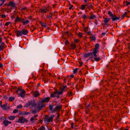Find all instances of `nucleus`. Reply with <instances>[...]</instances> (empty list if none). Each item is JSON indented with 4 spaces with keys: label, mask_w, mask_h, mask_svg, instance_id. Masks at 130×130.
Instances as JSON below:
<instances>
[{
    "label": "nucleus",
    "mask_w": 130,
    "mask_h": 130,
    "mask_svg": "<svg viewBox=\"0 0 130 130\" xmlns=\"http://www.w3.org/2000/svg\"><path fill=\"white\" fill-rule=\"evenodd\" d=\"M46 18L48 19H52L53 18L52 17L48 15L47 16Z\"/></svg>",
    "instance_id": "51"
},
{
    "label": "nucleus",
    "mask_w": 130,
    "mask_h": 130,
    "mask_svg": "<svg viewBox=\"0 0 130 130\" xmlns=\"http://www.w3.org/2000/svg\"><path fill=\"white\" fill-rule=\"evenodd\" d=\"M59 95L58 94L57 95H56V97L57 98V99H58L61 98V97H60Z\"/></svg>",
    "instance_id": "63"
},
{
    "label": "nucleus",
    "mask_w": 130,
    "mask_h": 130,
    "mask_svg": "<svg viewBox=\"0 0 130 130\" xmlns=\"http://www.w3.org/2000/svg\"><path fill=\"white\" fill-rule=\"evenodd\" d=\"M18 112V110L17 109H14L13 111V113H15L17 112Z\"/></svg>",
    "instance_id": "55"
},
{
    "label": "nucleus",
    "mask_w": 130,
    "mask_h": 130,
    "mask_svg": "<svg viewBox=\"0 0 130 130\" xmlns=\"http://www.w3.org/2000/svg\"><path fill=\"white\" fill-rule=\"evenodd\" d=\"M16 88V87L15 86H11L10 87L9 89L11 91H12L14 89Z\"/></svg>",
    "instance_id": "33"
},
{
    "label": "nucleus",
    "mask_w": 130,
    "mask_h": 130,
    "mask_svg": "<svg viewBox=\"0 0 130 130\" xmlns=\"http://www.w3.org/2000/svg\"><path fill=\"white\" fill-rule=\"evenodd\" d=\"M73 95V93L72 92L70 91L68 92V93L67 94V96H72Z\"/></svg>",
    "instance_id": "29"
},
{
    "label": "nucleus",
    "mask_w": 130,
    "mask_h": 130,
    "mask_svg": "<svg viewBox=\"0 0 130 130\" xmlns=\"http://www.w3.org/2000/svg\"><path fill=\"white\" fill-rule=\"evenodd\" d=\"M28 122L26 118H24L23 117H21L19 118L18 121H16V122L19 123H27Z\"/></svg>",
    "instance_id": "7"
},
{
    "label": "nucleus",
    "mask_w": 130,
    "mask_h": 130,
    "mask_svg": "<svg viewBox=\"0 0 130 130\" xmlns=\"http://www.w3.org/2000/svg\"><path fill=\"white\" fill-rule=\"evenodd\" d=\"M78 68H75V69L73 71V72L74 74H75L76 73L77 71Z\"/></svg>",
    "instance_id": "46"
},
{
    "label": "nucleus",
    "mask_w": 130,
    "mask_h": 130,
    "mask_svg": "<svg viewBox=\"0 0 130 130\" xmlns=\"http://www.w3.org/2000/svg\"><path fill=\"white\" fill-rule=\"evenodd\" d=\"M54 116V115H51L49 118H48V116L45 115V117L44 119V121L45 122L47 121L49 122H52L53 121V118Z\"/></svg>",
    "instance_id": "6"
},
{
    "label": "nucleus",
    "mask_w": 130,
    "mask_h": 130,
    "mask_svg": "<svg viewBox=\"0 0 130 130\" xmlns=\"http://www.w3.org/2000/svg\"><path fill=\"white\" fill-rule=\"evenodd\" d=\"M60 91H58V94L59 95L62 94L63 93V92L65 91L64 89L62 87H61L60 88Z\"/></svg>",
    "instance_id": "19"
},
{
    "label": "nucleus",
    "mask_w": 130,
    "mask_h": 130,
    "mask_svg": "<svg viewBox=\"0 0 130 130\" xmlns=\"http://www.w3.org/2000/svg\"><path fill=\"white\" fill-rule=\"evenodd\" d=\"M7 104H3V105H1V107L4 110H6L7 108L6 107V106H7Z\"/></svg>",
    "instance_id": "23"
},
{
    "label": "nucleus",
    "mask_w": 130,
    "mask_h": 130,
    "mask_svg": "<svg viewBox=\"0 0 130 130\" xmlns=\"http://www.w3.org/2000/svg\"><path fill=\"white\" fill-rule=\"evenodd\" d=\"M96 18V17L93 14L90 16L89 17V19H90L92 20L93 19V18Z\"/></svg>",
    "instance_id": "36"
},
{
    "label": "nucleus",
    "mask_w": 130,
    "mask_h": 130,
    "mask_svg": "<svg viewBox=\"0 0 130 130\" xmlns=\"http://www.w3.org/2000/svg\"><path fill=\"white\" fill-rule=\"evenodd\" d=\"M100 47V44L99 43L96 44L95 45V47L93 51L99 52V49Z\"/></svg>",
    "instance_id": "14"
},
{
    "label": "nucleus",
    "mask_w": 130,
    "mask_h": 130,
    "mask_svg": "<svg viewBox=\"0 0 130 130\" xmlns=\"http://www.w3.org/2000/svg\"><path fill=\"white\" fill-rule=\"evenodd\" d=\"M57 121H59V116H60V113L59 112L57 113Z\"/></svg>",
    "instance_id": "42"
},
{
    "label": "nucleus",
    "mask_w": 130,
    "mask_h": 130,
    "mask_svg": "<svg viewBox=\"0 0 130 130\" xmlns=\"http://www.w3.org/2000/svg\"><path fill=\"white\" fill-rule=\"evenodd\" d=\"M125 3L126 4V6H128V5H130V2H128L127 1H126Z\"/></svg>",
    "instance_id": "53"
},
{
    "label": "nucleus",
    "mask_w": 130,
    "mask_h": 130,
    "mask_svg": "<svg viewBox=\"0 0 130 130\" xmlns=\"http://www.w3.org/2000/svg\"><path fill=\"white\" fill-rule=\"evenodd\" d=\"M39 23L41 24V26L42 27H44L46 28L47 26V25L46 23H44L41 21H40Z\"/></svg>",
    "instance_id": "20"
},
{
    "label": "nucleus",
    "mask_w": 130,
    "mask_h": 130,
    "mask_svg": "<svg viewBox=\"0 0 130 130\" xmlns=\"http://www.w3.org/2000/svg\"><path fill=\"white\" fill-rule=\"evenodd\" d=\"M27 18H28V19L30 20H32H32H34V19L31 16H30L29 17H27Z\"/></svg>",
    "instance_id": "44"
},
{
    "label": "nucleus",
    "mask_w": 130,
    "mask_h": 130,
    "mask_svg": "<svg viewBox=\"0 0 130 130\" xmlns=\"http://www.w3.org/2000/svg\"><path fill=\"white\" fill-rule=\"evenodd\" d=\"M14 22H22L23 25H25L27 24L30 22L28 20H27L25 21V19L23 18H20L18 16H17Z\"/></svg>",
    "instance_id": "4"
},
{
    "label": "nucleus",
    "mask_w": 130,
    "mask_h": 130,
    "mask_svg": "<svg viewBox=\"0 0 130 130\" xmlns=\"http://www.w3.org/2000/svg\"><path fill=\"white\" fill-rule=\"evenodd\" d=\"M66 78H64L63 79V85H64L66 83Z\"/></svg>",
    "instance_id": "56"
},
{
    "label": "nucleus",
    "mask_w": 130,
    "mask_h": 130,
    "mask_svg": "<svg viewBox=\"0 0 130 130\" xmlns=\"http://www.w3.org/2000/svg\"><path fill=\"white\" fill-rule=\"evenodd\" d=\"M98 52L93 51V52H92V55L91 57H92L93 55L95 57H97V55H96V54Z\"/></svg>",
    "instance_id": "27"
},
{
    "label": "nucleus",
    "mask_w": 130,
    "mask_h": 130,
    "mask_svg": "<svg viewBox=\"0 0 130 130\" xmlns=\"http://www.w3.org/2000/svg\"><path fill=\"white\" fill-rule=\"evenodd\" d=\"M31 27H32V29L31 28L30 29V30L31 32H32L34 31V30H36L37 29V28L36 27H34L33 26H31Z\"/></svg>",
    "instance_id": "32"
},
{
    "label": "nucleus",
    "mask_w": 130,
    "mask_h": 130,
    "mask_svg": "<svg viewBox=\"0 0 130 130\" xmlns=\"http://www.w3.org/2000/svg\"><path fill=\"white\" fill-rule=\"evenodd\" d=\"M78 36L79 38H82L83 36V33L79 32L78 34Z\"/></svg>",
    "instance_id": "40"
},
{
    "label": "nucleus",
    "mask_w": 130,
    "mask_h": 130,
    "mask_svg": "<svg viewBox=\"0 0 130 130\" xmlns=\"http://www.w3.org/2000/svg\"><path fill=\"white\" fill-rule=\"evenodd\" d=\"M103 18L104 19L103 22H104V24L105 25H106L108 23L110 19L109 18H104V17H103Z\"/></svg>",
    "instance_id": "12"
},
{
    "label": "nucleus",
    "mask_w": 130,
    "mask_h": 130,
    "mask_svg": "<svg viewBox=\"0 0 130 130\" xmlns=\"http://www.w3.org/2000/svg\"><path fill=\"white\" fill-rule=\"evenodd\" d=\"M87 8H88L90 10L91 8L92 9H93L94 8V7L92 5H90L88 6V7Z\"/></svg>",
    "instance_id": "34"
},
{
    "label": "nucleus",
    "mask_w": 130,
    "mask_h": 130,
    "mask_svg": "<svg viewBox=\"0 0 130 130\" xmlns=\"http://www.w3.org/2000/svg\"><path fill=\"white\" fill-rule=\"evenodd\" d=\"M57 15V11H54L53 13V15L55 16Z\"/></svg>",
    "instance_id": "50"
},
{
    "label": "nucleus",
    "mask_w": 130,
    "mask_h": 130,
    "mask_svg": "<svg viewBox=\"0 0 130 130\" xmlns=\"http://www.w3.org/2000/svg\"><path fill=\"white\" fill-rule=\"evenodd\" d=\"M92 55V52L88 54H85L84 55V57L85 58H87L89 56Z\"/></svg>",
    "instance_id": "21"
},
{
    "label": "nucleus",
    "mask_w": 130,
    "mask_h": 130,
    "mask_svg": "<svg viewBox=\"0 0 130 130\" xmlns=\"http://www.w3.org/2000/svg\"><path fill=\"white\" fill-rule=\"evenodd\" d=\"M26 9V11H27V10H28V9H27V7H22V9H21V10L22 11V10H25Z\"/></svg>",
    "instance_id": "47"
},
{
    "label": "nucleus",
    "mask_w": 130,
    "mask_h": 130,
    "mask_svg": "<svg viewBox=\"0 0 130 130\" xmlns=\"http://www.w3.org/2000/svg\"><path fill=\"white\" fill-rule=\"evenodd\" d=\"M2 2L1 4H0V7L2 6L4 3L6 2V0H2V1H1Z\"/></svg>",
    "instance_id": "41"
},
{
    "label": "nucleus",
    "mask_w": 130,
    "mask_h": 130,
    "mask_svg": "<svg viewBox=\"0 0 130 130\" xmlns=\"http://www.w3.org/2000/svg\"><path fill=\"white\" fill-rule=\"evenodd\" d=\"M22 35H27L28 33V30L26 29H23L21 30Z\"/></svg>",
    "instance_id": "16"
},
{
    "label": "nucleus",
    "mask_w": 130,
    "mask_h": 130,
    "mask_svg": "<svg viewBox=\"0 0 130 130\" xmlns=\"http://www.w3.org/2000/svg\"><path fill=\"white\" fill-rule=\"evenodd\" d=\"M22 107V106L21 104H20L19 105H18L17 107V108H21Z\"/></svg>",
    "instance_id": "49"
},
{
    "label": "nucleus",
    "mask_w": 130,
    "mask_h": 130,
    "mask_svg": "<svg viewBox=\"0 0 130 130\" xmlns=\"http://www.w3.org/2000/svg\"><path fill=\"white\" fill-rule=\"evenodd\" d=\"M108 14L109 16L111 17V19H112V22H114L116 20H118L120 18V16L119 17H116L115 14H112L110 11H108Z\"/></svg>",
    "instance_id": "5"
},
{
    "label": "nucleus",
    "mask_w": 130,
    "mask_h": 130,
    "mask_svg": "<svg viewBox=\"0 0 130 130\" xmlns=\"http://www.w3.org/2000/svg\"><path fill=\"white\" fill-rule=\"evenodd\" d=\"M86 33L87 34H88L89 35H92V34L91 33V32L90 31H89V32H86Z\"/></svg>",
    "instance_id": "60"
},
{
    "label": "nucleus",
    "mask_w": 130,
    "mask_h": 130,
    "mask_svg": "<svg viewBox=\"0 0 130 130\" xmlns=\"http://www.w3.org/2000/svg\"><path fill=\"white\" fill-rule=\"evenodd\" d=\"M25 91L24 90L22 91V92L18 94V95H19L22 98H24L25 96Z\"/></svg>",
    "instance_id": "17"
},
{
    "label": "nucleus",
    "mask_w": 130,
    "mask_h": 130,
    "mask_svg": "<svg viewBox=\"0 0 130 130\" xmlns=\"http://www.w3.org/2000/svg\"><path fill=\"white\" fill-rule=\"evenodd\" d=\"M40 104H37L33 102L32 101H30L27 103L25 105V106L26 107H28L31 105L32 107L36 106L37 107V109L38 110V111L39 112L45 106L43 105H42L41 106H40Z\"/></svg>",
    "instance_id": "1"
},
{
    "label": "nucleus",
    "mask_w": 130,
    "mask_h": 130,
    "mask_svg": "<svg viewBox=\"0 0 130 130\" xmlns=\"http://www.w3.org/2000/svg\"><path fill=\"white\" fill-rule=\"evenodd\" d=\"M24 111L21 112H20L19 114L20 115H24Z\"/></svg>",
    "instance_id": "58"
},
{
    "label": "nucleus",
    "mask_w": 130,
    "mask_h": 130,
    "mask_svg": "<svg viewBox=\"0 0 130 130\" xmlns=\"http://www.w3.org/2000/svg\"><path fill=\"white\" fill-rule=\"evenodd\" d=\"M74 42L76 43L78 42L79 41L78 39H74Z\"/></svg>",
    "instance_id": "61"
},
{
    "label": "nucleus",
    "mask_w": 130,
    "mask_h": 130,
    "mask_svg": "<svg viewBox=\"0 0 130 130\" xmlns=\"http://www.w3.org/2000/svg\"><path fill=\"white\" fill-rule=\"evenodd\" d=\"M52 10L51 6L48 5L46 7H42L40 8L38 12L41 13L45 14L47 13L48 12L51 11Z\"/></svg>",
    "instance_id": "3"
},
{
    "label": "nucleus",
    "mask_w": 130,
    "mask_h": 130,
    "mask_svg": "<svg viewBox=\"0 0 130 130\" xmlns=\"http://www.w3.org/2000/svg\"><path fill=\"white\" fill-rule=\"evenodd\" d=\"M21 32V30L17 31H16L15 33H16L17 36L19 37L22 36V35Z\"/></svg>",
    "instance_id": "15"
},
{
    "label": "nucleus",
    "mask_w": 130,
    "mask_h": 130,
    "mask_svg": "<svg viewBox=\"0 0 130 130\" xmlns=\"http://www.w3.org/2000/svg\"><path fill=\"white\" fill-rule=\"evenodd\" d=\"M11 23L10 22H7L4 25L5 26H8L9 25L11 24Z\"/></svg>",
    "instance_id": "45"
},
{
    "label": "nucleus",
    "mask_w": 130,
    "mask_h": 130,
    "mask_svg": "<svg viewBox=\"0 0 130 130\" xmlns=\"http://www.w3.org/2000/svg\"><path fill=\"white\" fill-rule=\"evenodd\" d=\"M8 6H9V7L10 6L13 9H16L17 8L16 4L13 1H10L9 2Z\"/></svg>",
    "instance_id": "9"
},
{
    "label": "nucleus",
    "mask_w": 130,
    "mask_h": 130,
    "mask_svg": "<svg viewBox=\"0 0 130 130\" xmlns=\"http://www.w3.org/2000/svg\"><path fill=\"white\" fill-rule=\"evenodd\" d=\"M69 5L70 6V7L69 8V9L71 10L72 8L73 7V6L72 5H71L70 3H69Z\"/></svg>",
    "instance_id": "54"
},
{
    "label": "nucleus",
    "mask_w": 130,
    "mask_h": 130,
    "mask_svg": "<svg viewBox=\"0 0 130 130\" xmlns=\"http://www.w3.org/2000/svg\"><path fill=\"white\" fill-rule=\"evenodd\" d=\"M94 60H95L96 61H98L101 60V58L100 57H95L94 58Z\"/></svg>",
    "instance_id": "38"
},
{
    "label": "nucleus",
    "mask_w": 130,
    "mask_h": 130,
    "mask_svg": "<svg viewBox=\"0 0 130 130\" xmlns=\"http://www.w3.org/2000/svg\"><path fill=\"white\" fill-rule=\"evenodd\" d=\"M15 118V116H10L8 117V119L10 120H14Z\"/></svg>",
    "instance_id": "26"
},
{
    "label": "nucleus",
    "mask_w": 130,
    "mask_h": 130,
    "mask_svg": "<svg viewBox=\"0 0 130 130\" xmlns=\"http://www.w3.org/2000/svg\"><path fill=\"white\" fill-rule=\"evenodd\" d=\"M8 121L7 120H4L3 121V124L4 125L5 127L7 126L8 125Z\"/></svg>",
    "instance_id": "18"
},
{
    "label": "nucleus",
    "mask_w": 130,
    "mask_h": 130,
    "mask_svg": "<svg viewBox=\"0 0 130 130\" xmlns=\"http://www.w3.org/2000/svg\"><path fill=\"white\" fill-rule=\"evenodd\" d=\"M79 67H80L83 65V63L82 61H79Z\"/></svg>",
    "instance_id": "48"
},
{
    "label": "nucleus",
    "mask_w": 130,
    "mask_h": 130,
    "mask_svg": "<svg viewBox=\"0 0 130 130\" xmlns=\"http://www.w3.org/2000/svg\"><path fill=\"white\" fill-rule=\"evenodd\" d=\"M90 38H91L92 39V40H93L95 41L96 40L95 37L94 36H92Z\"/></svg>",
    "instance_id": "52"
},
{
    "label": "nucleus",
    "mask_w": 130,
    "mask_h": 130,
    "mask_svg": "<svg viewBox=\"0 0 130 130\" xmlns=\"http://www.w3.org/2000/svg\"><path fill=\"white\" fill-rule=\"evenodd\" d=\"M24 115H27L30 114V112H26L24 111Z\"/></svg>",
    "instance_id": "62"
},
{
    "label": "nucleus",
    "mask_w": 130,
    "mask_h": 130,
    "mask_svg": "<svg viewBox=\"0 0 130 130\" xmlns=\"http://www.w3.org/2000/svg\"><path fill=\"white\" fill-rule=\"evenodd\" d=\"M38 116V115H36L34 116L33 117H31L30 119V121H31V122H33V121L34 120V118L37 117Z\"/></svg>",
    "instance_id": "35"
},
{
    "label": "nucleus",
    "mask_w": 130,
    "mask_h": 130,
    "mask_svg": "<svg viewBox=\"0 0 130 130\" xmlns=\"http://www.w3.org/2000/svg\"><path fill=\"white\" fill-rule=\"evenodd\" d=\"M55 105H50L49 106V109L51 111L52 113H54L56 112H59L62 108V106L61 105H58L56 106L55 108L53 109Z\"/></svg>",
    "instance_id": "2"
},
{
    "label": "nucleus",
    "mask_w": 130,
    "mask_h": 130,
    "mask_svg": "<svg viewBox=\"0 0 130 130\" xmlns=\"http://www.w3.org/2000/svg\"><path fill=\"white\" fill-rule=\"evenodd\" d=\"M24 90L23 89L20 87H18L17 89V90L16 91V92L17 93L19 94V92H21V93L22 91Z\"/></svg>",
    "instance_id": "24"
},
{
    "label": "nucleus",
    "mask_w": 130,
    "mask_h": 130,
    "mask_svg": "<svg viewBox=\"0 0 130 130\" xmlns=\"http://www.w3.org/2000/svg\"><path fill=\"white\" fill-rule=\"evenodd\" d=\"M86 8L85 5L84 4L82 5L80 7V9L82 10H84Z\"/></svg>",
    "instance_id": "28"
},
{
    "label": "nucleus",
    "mask_w": 130,
    "mask_h": 130,
    "mask_svg": "<svg viewBox=\"0 0 130 130\" xmlns=\"http://www.w3.org/2000/svg\"><path fill=\"white\" fill-rule=\"evenodd\" d=\"M5 45L4 42H2L1 43L0 45V51L3 50L5 48Z\"/></svg>",
    "instance_id": "13"
},
{
    "label": "nucleus",
    "mask_w": 130,
    "mask_h": 130,
    "mask_svg": "<svg viewBox=\"0 0 130 130\" xmlns=\"http://www.w3.org/2000/svg\"><path fill=\"white\" fill-rule=\"evenodd\" d=\"M58 94V91L57 90H56L53 93H51L50 95V97L51 98H54L56 97V94Z\"/></svg>",
    "instance_id": "10"
},
{
    "label": "nucleus",
    "mask_w": 130,
    "mask_h": 130,
    "mask_svg": "<svg viewBox=\"0 0 130 130\" xmlns=\"http://www.w3.org/2000/svg\"><path fill=\"white\" fill-rule=\"evenodd\" d=\"M88 27L84 29V30L85 32L86 33V32H87V31L88 30Z\"/></svg>",
    "instance_id": "59"
},
{
    "label": "nucleus",
    "mask_w": 130,
    "mask_h": 130,
    "mask_svg": "<svg viewBox=\"0 0 130 130\" xmlns=\"http://www.w3.org/2000/svg\"><path fill=\"white\" fill-rule=\"evenodd\" d=\"M50 97H47L46 98H41V100L39 101L38 102L39 103H43L44 102H48L50 100Z\"/></svg>",
    "instance_id": "8"
},
{
    "label": "nucleus",
    "mask_w": 130,
    "mask_h": 130,
    "mask_svg": "<svg viewBox=\"0 0 130 130\" xmlns=\"http://www.w3.org/2000/svg\"><path fill=\"white\" fill-rule=\"evenodd\" d=\"M41 94L38 91L36 90L35 91L33 94V96L35 97H38Z\"/></svg>",
    "instance_id": "11"
},
{
    "label": "nucleus",
    "mask_w": 130,
    "mask_h": 130,
    "mask_svg": "<svg viewBox=\"0 0 130 130\" xmlns=\"http://www.w3.org/2000/svg\"><path fill=\"white\" fill-rule=\"evenodd\" d=\"M15 99V98L14 97H9V101L12 102Z\"/></svg>",
    "instance_id": "31"
},
{
    "label": "nucleus",
    "mask_w": 130,
    "mask_h": 130,
    "mask_svg": "<svg viewBox=\"0 0 130 130\" xmlns=\"http://www.w3.org/2000/svg\"><path fill=\"white\" fill-rule=\"evenodd\" d=\"M71 48L72 50H73L76 47V45L75 43H72L70 45Z\"/></svg>",
    "instance_id": "22"
},
{
    "label": "nucleus",
    "mask_w": 130,
    "mask_h": 130,
    "mask_svg": "<svg viewBox=\"0 0 130 130\" xmlns=\"http://www.w3.org/2000/svg\"><path fill=\"white\" fill-rule=\"evenodd\" d=\"M45 127L43 126H41V127L39 128L38 130H45Z\"/></svg>",
    "instance_id": "43"
},
{
    "label": "nucleus",
    "mask_w": 130,
    "mask_h": 130,
    "mask_svg": "<svg viewBox=\"0 0 130 130\" xmlns=\"http://www.w3.org/2000/svg\"><path fill=\"white\" fill-rule=\"evenodd\" d=\"M85 113L87 114H89L90 112V109L89 108H85Z\"/></svg>",
    "instance_id": "30"
},
{
    "label": "nucleus",
    "mask_w": 130,
    "mask_h": 130,
    "mask_svg": "<svg viewBox=\"0 0 130 130\" xmlns=\"http://www.w3.org/2000/svg\"><path fill=\"white\" fill-rule=\"evenodd\" d=\"M38 111V110L37 109H34L32 110V113L33 114H35L36 113V112Z\"/></svg>",
    "instance_id": "39"
},
{
    "label": "nucleus",
    "mask_w": 130,
    "mask_h": 130,
    "mask_svg": "<svg viewBox=\"0 0 130 130\" xmlns=\"http://www.w3.org/2000/svg\"><path fill=\"white\" fill-rule=\"evenodd\" d=\"M128 49L130 50V43L128 44Z\"/></svg>",
    "instance_id": "64"
},
{
    "label": "nucleus",
    "mask_w": 130,
    "mask_h": 130,
    "mask_svg": "<svg viewBox=\"0 0 130 130\" xmlns=\"http://www.w3.org/2000/svg\"><path fill=\"white\" fill-rule=\"evenodd\" d=\"M1 17L2 18H5L6 17V16L4 14H2L1 15Z\"/></svg>",
    "instance_id": "57"
},
{
    "label": "nucleus",
    "mask_w": 130,
    "mask_h": 130,
    "mask_svg": "<svg viewBox=\"0 0 130 130\" xmlns=\"http://www.w3.org/2000/svg\"><path fill=\"white\" fill-rule=\"evenodd\" d=\"M126 17L127 18H129V17L127 15V14L126 12H125L123 14V15L121 17V19H123L125 17Z\"/></svg>",
    "instance_id": "25"
},
{
    "label": "nucleus",
    "mask_w": 130,
    "mask_h": 130,
    "mask_svg": "<svg viewBox=\"0 0 130 130\" xmlns=\"http://www.w3.org/2000/svg\"><path fill=\"white\" fill-rule=\"evenodd\" d=\"M82 18H83L85 20L87 18V15H86L85 14L82 16Z\"/></svg>",
    "instance_id": "37"
}]
</instances>
